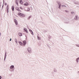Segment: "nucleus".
<instances>
[{
	"mask_svg": "<svg viewBox=\"0 0 79 79\" xmlns=\"http://www.w3.org/2000/svg\"><path fill=\"white\" fill-rule=\"evenodd\" d=\"M10 69H13V68H14V66L13 65H12L11 66H10Z\"/></svg>",
	"mask_w": 79,
	"mask_h": 79,
	"instance_id": "obj_15",
	"label": "nucleus"
},
{
	"mask_svg": "<svg viewBox=\"0 0 79 79\" xmlns=\"http://www.w3.org/2000/svg\"><path fill=\"white\" fill-rule=\"evenodd\" d=\"M75 19H77V16H76L74 18Z\"/></svg>",
	"mask_w": 79,
	"mask_h": 79,
	"instance_id": "obj_21",
	"label": "nucleus"
},
{
	"mask_svg": "<svg viewBox=\"0 0 79 79\" xmlns=\"http://www.w3.org/2000/svg\"><path fill=\"white\" fill-rule=\"evenodd\" d=\"M16 3L17 5V6H18V0H16Z\"/></svg>",
	"mask_w": 79,
	"mask_h": 79,
	"instance_id": "obj_12",
	"label": "nucleus"
},
{
	"mask_svg": "<svg viewBox=\"0 0 79 79\" xmlns=\"http://www.w3.org/2000/svg\"><path fill=\"white\" fill-rule=\"evenodd\" d=\"M29 18H31V16H30L29 17Z\"/></svg>",
	"mask_w": 79,
	"mask_h": 79,
	"instance_id": "obj_30",
	"label": "nucleus"
},
{
	"mask_svg": "<svg viewBox=\"0 0 79 79\" xmlns=\"http://www.w3.org/2000/svg\"><path fill=\"white\" fill-rule=\"evenodd\" d=\"M15 42H16V43L17 44L18 43L17 42V39H15Z\"/></svg>",
	"mask_w": 79,
	"mask_h": 79,
	"instance_id": "obj_19",
	"label": "nucleus"
},
{
	"mask_svg": "<svg viewBox=\"0 0 79 79\" xmlns=\"http://www.w3.org/2000/svg\"><path fill=\"white\" fill-rule=\"evenodd\" d=\"M37 37L38 40H40V39H41V38H40V37H39L38 36H37Z\"/></svg>",
	"mask_w": 79,
	"mask_h": 79,
	"instance_id": "obj_13",
	"label": "nucleus"
},
{
	"mask_svg": "<svg viewBox=\"0 0 79 79\" xmlns=\"http://www.w3.org/2000/svg\"><path fill=\"white\" fill-rule=\"evenodd\" d=\"M2 79V77L1 76H0V79Z\"/></svg>",
	"mask_w": 79,
	"mask_h": 79,
	"instance_id": "obj_29",
	"label": "nucleus"
},
{
	"mask_svg": "<svg viewBox=\"0 0 79 79\" xmlns=\"http://www.w3.org/2000/svg\"><path fill=\"white\" fill-rule=\"evenodd\" d=\"M62 7H66V6H65L63 5L62 6Z\"/></svg>",
	"mask_w": 79,
	"mask_h": 79,
	"instance_id": "obj_23",
	"label": "nucleus"
},
{
	"mask_svg": "<svg viewBox=\"0 0 79 79\" xmlns=\"http://www.w3.org/2000/svg\"><path fill=\"white\" fill-rule=\"evenodd\" d=\"M19 8H20V9H21V10H23V8H22V7H19Z\"/></svg>",
	"mask_w": 79,
	"mask_h": 79,
	"instance_id": "obj_22",
	"label": "nucleus"
},
{
	"mask_svg": "<svg viewBox=\"0 0 79 79\" xmlns=\"http://www.w3.org/2000/svg\"><path fill=\"white\" fill-rule=\"evenodd\" d=\"M27 11H30V9L29 8H27Z\"/></svg>",
	"mask_w": 79,
	"mask_h": 79,
	"instance_id": "obj_20",
	"label": "nucleus"
},
{
	"mask_svg": "<svg viewBox=\"0 0 79 79\" xmlns=\"http://www.w3.org/2000/svg\"><path fill=\"white\" fill-rule=\"evenodd\" d=\"M14 22L15 23V24L16 25H18V22H17V20H16V19H14Z\"/></svg>",
	"mask_w": 79,
	"mask_h": 79,
	"instance_id": "obj_5",
	"label": "nucleus"
},
{
	"mask_svg": "<svg viewBox=\"0 0 79 79\" xmlns=\"http://www.w3.org/2000/svg\"><path fill=\"white\" fill-rule=\"evenodd\" d=\"M28 51L29 53H31V48H28Z\"/></svg>",
	"mask_w": 79,
	"mask_h": 79,
	"instance_id": "obj_7",
	"label": "nucleus"
},
{
	"mask_svg": "<svg viewBox=\"0 0 79 79\" xmlns=\"http://www.w3.org/2000/svg\"><path fill=\"white\" fill-rule=\"evenodd\" d=\"M3 6H4V5H3L2 8H3Z\"/></svg>",
	"mask_w": 79,
	"mask_h": 79,
	"instance_id": "obj_26",
	"label": "nucleus"
},
{
	"mask_svg": "<svg viewBox=\"0 0 79 79\" xmlns=\"http://www.w3.org/2000/svg\"><path fill=\"white\" fill-rule=\"evenodd\" d=\"M0 35H1V33H0Z\"/></svg>",
	"mask_w": 79,
	"mask_h": 79,
	"instance_id": "obj_32",
	"label": "nucleus"
},
{
	"mask_svg": "<svg viewBox=\"0 0 79 79\" xmlns=\"http://www.w3.org/2000/svg\"><path fill=\"white\" fill-rule=\"evenodd\" d=\"M65 12H66L67 13L68 12V11L67 10H65Z\"/></svg>",
	"mask_w": 79,
	"mask_h": 79,
	"instance_id": "obj_27",
	"label": "nucleus"
},
{
	"mask_svg": "<svg viewBox=\"0 0 79 79\" xmlns=\"http://www.w3.org/2000/svg\"><path fill=\"white\" fill-rule=\"evenodd\" d=\"M19 43L20 45H21L22 46H23V44L22 43V42L19 41Z\"/></svg>",
	"mask_w": 79,
	"mask_h": 79,
	"instance_id": "obj_9",
	"label": "nucleus"
},
{
	"mask_svg": "<svg viewBox=\"0 0 79 79\" xmlns=\"http://www.w3.org/2000/svg\"><path fill=\"white\" fill-rule=\"evenodd\" d=\"M59 8H60V6H61V4H59Z\"/></svg>",
	"mask_w": 79,
	"mask_h": 79,
	"instance_id": "obj_18",
	"label": "nucleus"
},
{
	"mask_svg": "<svg viewBox=\"0 0 79 79\" xmlns=\"http://www.w3.org/2000/svg\"><path fill=\"white\" fill-rule=\"evenodd\" d=\"M71 14H74V12H71Z\"/></svg>",
	"mask_w": 79,
	"mask_h": 79,
	"instance_id": "obj_24",
	"label": "nucleus"
},
{
	"mask_svg": "<svg viewBox=\"0 0 79 79\" xmlns=\"http://www.w3.org/2000/svg\"><path fill=\"white\" fill-rule=\"evenodd\" d=\"M19 36H21L22 35V33H19Z\"/></svg>",
	"mask_w": 79,
	"mask_h": 79,
	"instance_id": "obj_14",
	"label": "nucleus"
},
{
	"mask_svg": "<svg viewBox=\"0 0 79 79\" xmlns=\"http://www.w3.org/2000/svg\"><path fill=\"white\" fill-rule=\"evenodd\" d=\"M5 5H7V3H5Z\"/></svg>",
	"mask_w": 79,
	"mask_h": 79,
	"instance_id": "obj_25",
	"label": "nucleus"
},
{
	"mask_svg": "<svg viewBox=\"0 0 79 79\" xmlns=\"http://www.w3.org/2000/svg\"><path fill=\"white\" fill-rule=\"evenodd\" d=\"M20 3H21V4H23V1L20 0Z\"/></svg>",
	"mask_w": 79,
	"mask_h": 79,
	"instance_id": "obj_17",
	"label": "nucleus"
},
{
	"mask_svg": "<svg viewBox=\"0 0 79 79\" xmlns=\"http://www.w3.org/2000/svg\"><path fill=\"white\" fill-rule=\"evenodd\" d=\"M11 38H10V41H11Z\"/></svg>",
	"mask_w": 79,
	"mask_h": 79,
	"instance_id": "obj_28",
	"label": "nucleus"
},
{
	"mask_svg": "<svg viewBox=\"0 0 79 79\" xmlns=\"http://www.w3.org/2000/svg\"><path fill=\"white\" fill-rule=\"evenodd\" d=\"M79 60V58H78L77 59V62H78Z\"/></svg>",
	"mask_w": 79,
	"mask_h": 79,
	"instance_id": "obj_16",
	"label": "nucleus"
},
{
	"mask_svg": "<svg viewBox=\"0 0 79 79\" xmlns=\"http://www.w3.org/2000/svg\"><path fill=\"white\" fill-rule=\"evenodd\" d=\"M14 8H15V6H12L11 9L12 11H14Z\"/></svg>",
	"mask_w": 79,
	"mask_h": 79,
	"instance_id": "obj_10",
	"label": "nucleus"
},
{
	"mask_svg": "<svg viewBox=\"0 0 79 79\" xmlns=\"http://www.w3.org/2000/svg\"><path fill=\"white\" fill-rule=\"evenodd\" d=\"M18 15L21 17H24L25 16L24 14L19 12L18 13Z\"/></svg>",
	"mask_w": 79,
	"mask_h": 79,
	"instance_id": "obj_1",
	"label": "nucleus"
},
{
	"mask_svg": "<svg viewBox=\"0 0 79 79\" xmlns=\"http://www.w3.org/2000/svg\"><path fill=\"white\" fill-rule=\"evenodd\" d=\"M29 31L32 35H34V33H33V32L32 31V30H31L30 29Z\"/></svg>",
	"mask_w": 79,
	"mask_h": 79,
	"instance_id": "obj_8",
	"label": "nucleus"
},
{
	"mask_svg": "<svg viewBox=\"0 0 79 79\" xmlns=\"http://www.w3.org/2000/svg\"><path fill=\"white\" fill-rule=\"evenodd\" d=\"M26 44V41H23V45H25Z\"/></svg>",
	"mask_w": 79,
	"mask_h": 79,
	"instance_id": "obj_6",
	"label": "nucleus"
},
{
	"mask_svg": "<svg viewBox=\"0 0 79 79\" xmlns=\"http://www.w3.org/2000/svg\"><path fill=\"white\" fill-rule=\"evenodd\" d=\"M78 47H79V45H78Z\"/></svg>",
	"mask_w": 79,
	"mask_h": 79,
	"instance_id": "obj_31",
	"label": "nucleus"
},
{
	"mask_svg": "<svg viewBox=\"0 0 79 79\" xmlns=\"http://www.w3.org/2000/svg\"><path fill=\"white\" fill-rule=\"evenodd\" d=\"M9 9V5H7L6 7L7 12L8 13V10Z\"/></svg>",
	"mask_w": 79,
	"mask_h": 79,
	"instance_id": "obj_2",
	"label": "nucleus"
},
{
	"mask_svg": "<svg viewBox=\"0 0 79 79\" xmlns=\"http://www.w3.org/2000/svg\"><path fill=\"white\" fill-rule=\"evenodd\" d=\"M24 6H28V5H29V3L27 2H26L24 4Z\"/></svg>",
	"mask_w": 79,
	"mask_h": 79,
	"instance_id": "obj_3",
	"label": "nucleus"
},
{
	"mask_svg": "<svg viewBox=\"0 0 79 79\" xmlns=\"http://www.w3.org/2000/svg\"><path fill=\"white\" fill-rule=\"evenodd\" d=\"M24 30L26 32H27V33H28V31H27V28H24Z\"/></svg>",
	"mask_w": 79,
	"mask_h": 79,
	"instance_id": "obj_4",
	"label": "nucleus"
},
{
	"mask_svg": "<svg viewBox=\"0 0 79 79\" xmlns=\"http://www.w3.org/2000/svg\"><path fill=\"white\" fill-rule=\"evenodd\" d=\"M16 9L17 10H18V11H21V10H20V9H19V8L17 7L16 8Z\"/></svg>",
	"mask_w": 79,
	"mask_h": 79,
	"instance_id": "obj_11",
	"label": "nucleus"
}]
</instances>
